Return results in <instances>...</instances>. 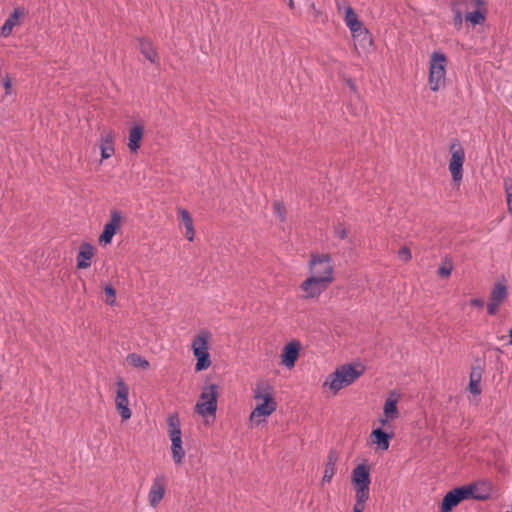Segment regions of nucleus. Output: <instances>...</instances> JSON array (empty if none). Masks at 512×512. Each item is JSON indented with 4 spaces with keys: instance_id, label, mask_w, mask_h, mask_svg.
<instances>
[{
    "instance_id": "43",
    "label": "nucleus",
    "mask_w": 512,
    "mask_h": 512,
    "mask_svg": "<svg viewBox=\"0 0 512 512\" xmlns=\"http://www.w3.org/2000/svg\"><path fill=\"white\" fill-rule=\"evenodd\" d=\"M462 14L460 11H457L456 14H455V17H454V23L456 26H461L462 24Z\"/></svg>"
},
{
    "instance_id": "37",
    "label": "nucleus",
    "mask_w": 512,
    "mask_h": 512,
    "mask_svg": "<svg viewBox=\"0 0 512 512\" xmlns=\"http://www.w3.org/2000/svg\"><path fill=\"white\" fill-rule=\"evenodd\" d=\"M451 272H452L451 263H444L438 269V274L441 277H448V276H450Z\"/></svg>"
},
{
    "instance_id": "32",
    "label": "nucleus",
    "mask_w": 512,
    "mask_h": 512,
    "mask_svg": "<svg viewBox=\"0 0 512 512\" xmlns=\"http://www.w3.org/2000/svg\"><path fill=\"white\" fill-rule=\"evenodd\" d=\"M105 293V302L110 306H114L116 304V291L111 285H106L104 287Z\"/></svg>"
},
{
    "instance_id": "22",
    "label": "nucleus",
    "mask_w": 512,
    "mask_h": 512,
    "mask_svg": "<svg viewBox=\"0 0 512 512\" xmlns=\"http://www.w3.org/2000/svg\"><path fill=\"white\" fill-rule=\"evenodd\" d=\"M463 500L459 488L449 491L443 498L440 511L449 512Z\"/></svg>"
},
{
    "instance_id": "25",
    "label": "nucleus",
    "mask_w": 512,
    "mask_h": 512,
    "mask_svg": "<svg viewBox=\"0 0 512 512\" xmlns=\"http://www.w3.org/2000/svg\"><path fill=\"white\" fill-rule=\"evenodd\" d=\"M481 378H482V370L479 367H473L469 376V385L468 390L475 396H479L481 394Z\"/></svg>"
},
{
    "instance_id": "20",
    "label": "nucleus",
    "mask_w": 512,
    "mask_h": 512,
    "mask_svg": "<svg viewBox=\"0 0 512 512\" xmlns=\"http://www.w3.org/2000/svg\"><path fill=\"white\" fill-rule=\"evenodd\" d=\"M144 136V127L141 124H136L129 129L128 135V148L130 152L136 153L140 148V142Z\"/></svg>"
},
{
    "instance_id": "31",
    "label": "nucleus",
    "mask_w": 512,
    "mask_h": 512,
    "mask_svg": "<svg viewBox=\"0 0 512 512\" xmlns=\"http://www.w3.org/2000/svg\"><path fill=\"white\" fill-rule=\"evenodd\" d=\"M177 213H178L179 219L182 221L185 228L194 226L192 217H191L190 213L188 212V210H186L182 207H179V208H177Z\"/></svg>"
},
{
    "instance_id": "13",
    "label": "nucleus",
    "mask_w": 512,
    "mask_h": 512,
    "mask_svg": "<svg viewBox=\"0 0 512 512\" xmlns=\"http://www.w3.org/2000/svg\"><path fill=\"white\" fill-rule=\"evenodd\" d=\"M463 500L473 498L477 500H486L490 495L489 484L483 482L480 484H470L458 487Z\"/></svg>"
},
{
    "instance_id": "5",
    "label": "nucleus",
    "mask_w": 512,
    "mask_h": 512,
    "mask_svg": "<svg viewBox=\"0 0 512 512\" xmlns=\"http://www.w3.org/2000/svg\"><path fill=\"white\" fill-rule=\"evenodd\" d=\"M447 58L442 52H433L429 60V88L437 92L446 85Z\"/></svg>"
},
{
    "instance_id": "40",
    "label": "nucleus",
    "mask_w": 512,
    "mask_h": 512,
    "mask_svg": "<svg viewBox=\"0 0 512 512\" xmlns=\"http://www.w3.org/2000/svg\"><path fill=\"white\" fill-rule=\"evenodd\" d=\"M501 303L497 302V301H493L492 299H490L488 305H487V311L490 315H494L499 306H500Z\"/></svg>"
},
{
    "instance_id": "42",
    "label": "nucleus",
    "mask_w": 512,
    "mask_h": 512,
    "mask_svg": "<svg viewBox=\"0 0 512 512\" xmlns=\"http://www.w3.org/2000/svg\"><path fill=\"white\" fill-rule=\"evenodd\" d=\"M185 236L187 238L188 241H193L194 240V235H195V230H194V226H191L189 228H185Z\"/></svg>"
},
{
    "instance_id": "1",
    "label": "nucleus",
    "mask_w": 512,
    "mask_h": 512,
    "mask_svg": "<svg viewBox=\"0 0 512 512\" xmlns=\"http://www.w3.org/2000/svg\"><path fill=\"white\" fill-rule=\"evenodd\" d=\"M253 395L256 405L250 414L249 421L259 425L276 410L277 402L272 387L264 382L256 384Z\"/></svg>"
},
{
    "instance_id": "23",
    "label": "nucleus",
    "mask_w": 512,
    "mask_h": 512,
    "mask_svg": "<svg viewBox=\"0 0 512 512\" xmlns=\"http://www.w3.org/2000/svg\"><path fill=\"white\" fill-rule=\"evenodd\" d=\"M337 461H338L337 452L334 450H331L327 455L325 469H324V473H323V477H322V481H321L322 485L331 482L333 476L335 475V471H336L335 466H336Z\"/></svg>"
},
{
    "instance_id": "30",
    "label": "nucleus",
    "mask_w": 512,
    "mask_h": 512,
    "mask_svg": "<svg viewBox=\"0 0 512 512\" xmlns=\"http://www.w3.org/2000/svg\"><path fill=\"white\" fill-rule=\"evenodd\" d=\"M507 297V289L503 283H496L491 291L490 299L502 303Z\"/></svg>"
},
{
    "instance_id": "39",
    "label": "nucleus",
    "mask_w": 512,
    "mask_h": 512,
    "mask_svg": "<svg viewBox=\"0 0 512 512\" xmlns=\"http://www.w3.org/2000/svg\"><path fill=\"white\" fill-rule=\"evenodd\" d=\"M336 7L339 12L347 14V8H352L346 0H336Z\"/></svg>"
},
{
    "instance_id": "34",
    "label": "nucleus",
    "mask_w": 512,
    "mask_h": 512,
    "mask_svg": "<svg viewBox=\"0 0 512 512\" xmlns=\"http://www.w3.org/2000/svg\"><path fill=\"white\" fill-rule=\"evenodd\" d=\"M273 211H274V214L279 218L280 221L283 222L285 220L286 209L282 202L275 201L273 203Z\"/></svg>"
},
{
    "instance_id": "28",
    "label": "nucleus",
    "mask_w": 512,
    "mask_h": 512,
    "mask_svg": "<svg viewBox=\"0 0 512 512\" xmlns=\"http://www.w3.org/2000/svg\"><path fill=\"white\" fill-rule=\"evenodd\" d=\"M168 436H181L180 420L177 414H170L167 418Z\"/></svg>"
},
{
    "instance_id": "9",
    "label": "nucleus",
    "mask_w": 512,
    "mask_h": 512,
    "mask_svg": "<svg viewBox=\"0 0 512 512\" xmlns=\"http://www.w3.org/2000/svg\"><path fill=\"white\" fill-rule=\"evenodd\" d=\"M129 387L122 378L116 381L115 408L120 414L122 421L131 418L132 412L129 408Z\"/></svg>"
},
{
    "instance_id": "7",
    "label": "nucleus",
    "mask_w": 512,
    "mask_h": 512,
    "mask_svg": "<svg viewBox=\"0 0 512 512\" xmlns=\"http://www.w3.org/2000/svg\"><path fill=\"white\" fill-rule=\"evenodd\" d=\"M351 482L355 489V498L369 499L371 477L368 465H357L352 471Z\"/></svg>"
},
{
    "instance_id": "15",
    "label": "nucleus",
    "mask_w": 512,
    "mask_h": 512,
    "mask_svg": "<svg viewBox=\"0 0 512 512\" xmlns=\"http://www.w3.org/2000/svg\"><path fill=\"white\" fill-rule=\"evenodd\" d=\"M344 21L349 28L352 37L358 38L362 35L368 36V30L363 26L362 22L358 19L357 14L353 8H347V14L344 15Z\"/></svg>"
},
{
    "instance_id": "36",
    "label": "nucleus",
    "mask_w": 512,
    "mask_h": 512,
    "mask_svg": "<svg viewBox=\"0 0 512 512\" xmlns=\"http://www.w3.org/2000/svg\"><path fill=\"white\" fill-rule=\"evenodd\" d=\"M398 257L403 261V262H408L411 260L412 258V255H411V251L408 247L406 246H403L399 249L398 251Z\"/></svg>"
},
{
    "instance_id": "11",
    "label": "nucleus",
    "mask_w": 512,
    "mask_h": 512,
    "mask_svg": "<svg viewBox=\"0 0 512 512\" xmlns=\"http://www.w3.org/2000/svg\"><path fill=\"white\" fill-rule=\"evenodd\" d=\"M123 223V215L119 210H111L110 218L105 223L102 233L99 236V244L108 245L112 242L114 235L120 230Z\"/></svg>"
},
{
    "instance_id": "16",
    "label": "nucleus",
    "mask_w": 512,
    "mask_h": 512,
    "mask_svg": "<svg viewBox=\"0 0 512 512\" xmlns=\"http://www.w3.org/2000/svg\"><path fill=\"white\" fill-rule=\"evenodd\" d=\"M114 138L115 135L111 130H105L101 133L99 138V149L101 153V162L103 160L109 159L115 153L114 147Z\"/></svg>"
},
{
    "instance_id": "3",
    "label": "nucleus",
    "mask_w": 512,
    "mask_h": 512,
    "mask_svg": "<svg viewBox=\"0 0 512 512\" xmlns=\"http://www.w3.org/2000/svg\"><path fill=\"white\" fill-rule=\"evenodd\" d=\"M362 370H357L353 365L345 364L338 367L325 380L324 386H328L333 394L338 393L342 388L352 384L362 375Z\"/></svg>"
},
{
    "instance_id": "35",
    "label": "nucleus",
    "mask_w": 512,
    "mask_h": 512,
    "mask_svg": "<svg viewBox=\"0 0 512 512\" xmlns=\"http://www.w3.org/2000/svg\"><path fill=\"white\" fill-rule=\"evenodd\" d=\"M334 235L340 240L345 239L348 236V230L342 223H338L334 226Z\"/></svg>"
},
{
    "instance_id": "19",
    "label": "nucleus",
    "mask_w": 512,
    "mask_h": 512,
    "mask_svg": "<svg viewBox=\"0 0 512 512\" xmlns=\"http://www.w3.org/2000/svg\"><path fill=\"white\" fill-rule=\"evenodd\" d=\"M399 401V394L396 391H391L385 400L383 407V414L387 419L394 420L398 418L399 411L397 403Z\"/></svg>"
},
{
    "instance_id": "6",
    "label": "nucleus",
    "mask_w": 512,
    "mask_h": 512,
    "mask_svg": "<svg viewBox=\"0 0 512 512\" xmlns=\"http://www.w3.org/2000/svg\"><path fill=\"white\" fill-rule=\"evenodd\" d=\"M211 333L207 330H201L192 341V351L197 362L195 370L197 372L208 369L211 366L210 354L208 352V344Z\"/></svg>"
},
{
    "instance_id": "47",
    "label": "nucleus",
    "mask_w": 512,
    "mask_h": 512,
    "mask_svg": "<svg viewBox=\"0 0 512 512\" xmlns=\"http://www.w3.org/2000/svg\"><path fill=\"white\" fill-rule=\"evenodd\" d=\"M287 2H288V5H289L291 8H293V0H287Z\"/></svg>"
},
{
    "instance_id": "38",
    "label": "nucleus",
    "mask_w": 512,
    "mask_h": 512,
    "mask_svg": "<svg viewBox=\"0 0 512 512\" xmlns=\"http://www.w3.org/2000/svg\"><path fill=\"white\" fill-rule=\"evenodd\" d=\"M368 499L355 498V504L353 506V512H363Z\"/></svg>"
},
{
    "instance_id": "29",
    "label": "nucleus",
    "mask_w": 512,
    "mask_h": 512,
    "mask_svg": "<svg viewBox=\"0 0 512 512\" xmlns=\"http://www.w3.org/2000/svg\"><path fill=\"white\" fill-rule=\"evenodd\" d=\"M127 362L135 367V368H141L143 370H147L150 367L149 362L142 357L141 355L137 353H130L126 357Z\"/></svg>"
},
{
    "instance_id": "24",
    "label": "nucleus",
    "mask_w": 512,
    "mask_h": 512,
    "mask_svg": "<svg viewBox=\"0 0 512 512\" xmlns=\"http://www.w3.org/2000/svg\"><path fill=\"white\" fill-rule=\"evenodd\" d=\"M24 15V10L16 8L8 17L1 28V35L7 37L11 34L13 28L19 24L20 18Z\"/></svg>"
},
{
    "instance_id": "17",
    "label": "nucleus",
    "mask_w": 512,
    "mask_h": 512,
    "mask_svg": "<svg viewBox=\"0 0 512 512\" xmlns=\"http://www.w3.org/2000/svg\"><path fill=\"white\" fill-rule=\"evenodd\" d=\"M475 10L465 15L466 21L473 25L482 24L486 18L485 0H473Z\"/></svg>"
},
{
    "instance_id": "44",
    "label": "nucleus",
    "mask_w": 512,
    "mask_h": 512,
    "mask_svg": "<svg viewBox=\"0 0 512 512\" xmlns=\"http://www.w3.org/2000/svg\"><path fill=\"white\" fill-rule=\"evenodd\" d=\"M470 304L472 306L482 307L484 305V301L482 299L475 298L470 301Z\"/></svg>"
},
{
    "instance_id": "46",
    "label": "nucleus",
    "mask_w": 512,
    "mask_h": 512,
    "mask_svg": "<svg viewBox=\"0 0 512 512\" xmlns=\"http://www.w3.org/2000/svg\"><path fill=\"white\" fill-rule=\"evenodd\" d=\"M509 337H510L509 344L512 345V329L509 331Z\"/></svg>"
},
{
    "instance_id": "48",
    "label": "nucleus",
    "mask_w": 512,
    "mask_h": 512,
    "mask_svg": "<svg viewBox=\"0 0 512 512\" xmlns=\"http://www.w3.org/2000/svg\"><path fill=\"white\" fill-rule=\"evenodd\" d=\"M506 512H512V511H506Z\"/></svg>"
},
{
    "instance_id": "45",
    "label": "nucleus",
    "mask_w": 512,
    "mask_h": 512,
    "mask_svg": "<svg viewBox=\"0 0 512 512\" xmlns=\"http://www.w3.org/2000/svg\"><path fill=\"white\" fill-rule=\"evenodd\" d=\"M390 419H387L385 416L384 418H380L379 419V422L382 424V425H386L388 423Z\"/></svg>"
},
{
    "instance_id": "12",
    "label": "nucleus",
    "mask_w": 512,
    "mask_h": 512,
    "mask_svg": "<svg viewBox=\"0 0 512 512\" xmlns=\"http://www.w3.org/2000/svg\"><path fill=\"white\" fill-rule=\"evenodd\" d=\"M301 344L299 341L293 340L287 343L280 354V363L288 369H292L299 357Z\"/></svg>"
},
{
    "instance_id": "10",
    "label": "nucleus",
    "mask_w": 512,
    "mask_h": 512,
    "mask_svg": "<svg viewBox=\"0 0 512 512\" xmlns=\"http://www.w3.org/2000/svg\"><path fill=\"white\" fill-rule=\"evenodd\" d=\"M451 158L449 161V171L455 182H460L463 177V164L465 161V152L462 146L455 142L450 145Z\"/></svg>"
},
{
    "instance_id": "27",
    "label": "nucleus",
    "mask_w": 512,
    "mask_h": 512,
    "mask_svg": "<svg viewBox=\"0 0 512 512\" xmlns=\"http://www.w3.org/2000/svg\"><path fill=\"white\" fill-rule=\"evenodd\" d=\"M140 51L152 63H156L158 60V54L154 46L148 40H140Z\"/></svg>"
},
{
    "instance_id": "4",
    "label": "nucleus",
    "mask_w": 512,
    "mask_h": 512,
    "mask_svg": "<svg viewBox=\"0 0 512 512\" xmlns=\"http://www.w3.org/2000/svg\"><path fill=\"white\" fill-rule=\"evenodd\" d=\"M309 275L323 279L329 283L335 280L334 263L329 254L311 253L308 262Z\"/></svg>"
},
{
    "instance_id": "41",
    "label": "nucleus",
    "mask_w": 512,
    "mask_h": 512,
    "mask_svg": "<svg viewBox=\"0 0 512 512\" xmlns=\"http://www.w3.org/2000/svg\"><path fill=\"white\" fill-rule=\"evenodd\" d=\"M3 86H4L5 94L10 95L12 93V83L8 77L4 80Z\"/></svg>"
},
{
    "instance_id": "18",
    "label": "nucleus",
    "mask_w": 512,
    "mask_h": 512,
    "mask_svg": "<svg viewBox=\"0 0 512 512\" xmlns=\"http://www.w3.org/2000/svg\"><path fill=\"white\" fill-rule=\"evenodd\" d=\"M95 249L89 243H83L80 246L77 254V268L86 269L91 265V260L94 256Z\"/></svg>"
},
{
    "instance_id": "2",
    "label": "nucleus",
    "mask_w": 512,
    "mask_h": 512,
    "mask_svg": "<svg viewBox=\"0 0 512 512\" xmlns=\"http://www.w3.org/2000/svg\"><path fill=\"white\" fill-rule=\"evenodd\" d=\"M218 387L213 383L205 384L195 405V412L199 414L206 425L214 422L217 411Z\"/></svg>"
},
{
    "instance_id": "33",
    "label": "nucleus",
    "mask_w": 512,
    "mask_h": 512,
    "mask_svg": "<svg viewBox=\"0 0 512 512\" xmlns=\"http://www.w3.org/2000/svg\"><path fill=\"white\" fill-rule=\"evenodd\" d=\"M504 189L507 198L508 210L512 213V180L509 178L504 179Z\"/></svg>"
},
{
    "instance_id": "21",
    "label": "nucleus",
    "mask_w": 512,
    "mask_h": 512,
    "mask_svg": "<svg viewBox=\"0 0 512 512\" xmlns=\"http://www.w3.org/2000/svg\"><path fill=\"white\" fill-rule=\"evenodd\" d=\"M392 434L384 432L381 428L372 430L370 434L372 444L376 445L377 449L386 451L389 448Z\"/></svg>"
},
{
    "instance_id": "14",
    "label": "nucleus",
    "mask_w": 512,
    "mask_h": 512,
    "mask_svg": "<svg viewBox=\"0 0 512 512\" xmlns=\"http://www.w3.org/2000/svg\"><path fill=\"white\" fill-rule=\"evenodd\" d=\"M166 490V477L164 475H157L151 484L148 493V502L150 506L156 507L164 498Z\"/></svg>"
},
{
    "instance_id": "8",
    "label": "nucleus",
    "mask_w": 512,
    "mask_h": 512,
    "mask_svg": "<svg viewBox=\"0 0 512 512\" xmlns=\"http://www.w3.org/2000/svg\"><path fill=\"white\" fill-rule=\"evenodd\" d=\"M330 285L331 283L323 279L309 275L299 286L302 292L301 297L304 300L318 299Z\"/></svg>"
},
{
    "instance_id": "26",
    "label": "nucleus",
    "mask_w": 512,
    "mask_h": 512,
    "mask_svg": "<svg viewBox=\"0 0 512 512\" xmlns=\"http://www.w3.org/2000/svg\"><path fill=\"white\" fill-rule=\"evenodd\" d=\"M169 439L171 441V453L173 461L175 464L179 465L182 463L185 456V451L182 446V438L181 436H176L169 437Z\"/></svg>"
}]
</instances>
